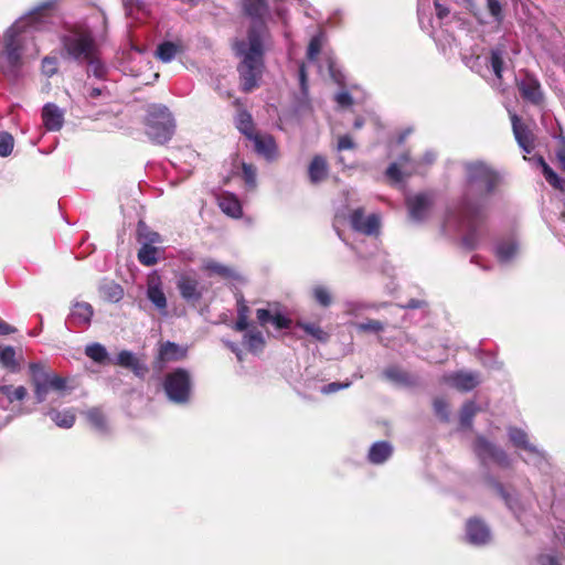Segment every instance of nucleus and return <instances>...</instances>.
<instances>
[{"label": "nucleus", "instance_id": "f257e3e1", "mask_svg": "<svg viewBox=\"0 0 565 565\" xmlns=\"http://www.w3.org/2000/svg\"><path fill=\"white\" fill-rule=\"evenodd\" d=\"M463 191L456 212L447 215L443 231L454 227L465 231L462 244L468 249L477 248L484 235V221L491 205V198L501 182L500 174L484 161H466Z\"/></svg>", "mask_w": 565, "mask_h": 565}, {"label": "nucleus", "instance_id": "f03ea898", "mask_svg": "<svg viewBox=\"0 0 565 565\" xmlns=\"http://www.w3.org/2000/svg\"><path fill=\"white\" fill-rule=\"evenodd\" d=\"M246 15L252 20L247 39L234 43L236 55L241 58L237 66L242 89L252 92L259 85L264 71L265 44L270 34L264 18L268 14L266 0H243Z\"/></svg>", "mask_w": 565, "mask_h": 565}, {"label": "nucleus", "instance_id": "7ed1b4c3", "mask_svg": "<svg viewBox=\"0 0 565 565\" xmlns=\"http://www.w3.org/2000/svg\"><path fill=\"white\" fill-rule=\"evenodd\" d=\"M54 4L55 0L39 4L7 30L3 36V49L0 52V67L4 73L17 76L22 65V56L34 58L39 54L32 34L47 29Z\"/></svg>", "mask_w": 565, "mask_h": 565}, {"label": "nucleus", "instance_id": "20e7f679", "mask_svg": "<svg viewBox=\"0 0 565 565\" xmlns=\"http://www.w3.org/2000/svg\"><path fill=\"white\" fill-rule=\"evenodd\" d=\"M61 57L84 65L85 60L98 53L99 45L89 26L75 24L65 29L60 36Z\"/></svg>", "mask_w": 565, "mask_h": 565}, {"label": "nucleus", "instance_id": "39448f33", "mask_svg": "<svg viewBox=\"0 0 565 565\" xmlns=\"http://www.w3.org/2000/svg\"><path fill=\"white\" fill-rule=\"evenodd\" d=\"M145 126L146 135L156 145L167 143L175 131V120L172 113L161 104L148 106Z\"/></svg>", "mask_w": 565, "mask_h": 565}, {"label": "nucleus", "instance_id": "423d86ee", "mask_svg": "<svg viewBox=\"0 0 565 565\" xmlns=\"http://www.w3.org/2000/svg\"><path fill=\"white\" fill-rule=\"evenodd\" d=\"M29 369L38 403L46 401L50 392H56L58 396L64 395L67 390L66 379L45 371L44 366L40 363H31Z\"/></svg>", "mask_w": 565, "mask_h": 565}, {"label": "nucleus", "instance_id": "0eeeda50", "mask_svg": "<svg viewBox=\"0 0 565 565\" xmlns=\"http://www.w3.org/2000/svg\"><path fill=\"white\" fill-rule=\"evenodd\" d=\"M507 431L513 447L524 452L521 457L525 463L540 469L548 465L546 452L530 441L529 435L524 429L509 426Z\"/></svg>", "mask_w": 565, "mask_h": 565}, {"label": "nucleus", "instance_id": "6e6552de", "mask_svg": "<svg viewBox=\"0 0 565 565\" xmlns=\"http://www.w3.org/2000/svg\"><path fill=\"white\" fill-rule=\"evenodd\" d=\"M504 46L499 44L495 47L491 49L489 55L463 54L462 62L472 72L481 76H484V73L489 71V68H491L495 77L498 79H501L504 65Z\"/></svg>", "mask_w": 565, "mask_h": 565}, {"label": "nucleus", "instance_id": "1a4fd4ad", "mask_svg": "<svg viewBox=\"0 0 565 565\" xmlns=\"http://www.w3.org/2000/svg\"><path fill=\"white\" fill-rule=\"evenodd\" d=\"M163 388L169 401L175 404H186L192 391V379L189 371L175 369L166 375Z\"/></svg>", "mask_w": 565, "mask_h": 565}, {"label": "nucleus", "instance_id": "9d476101", "mask_svg": "<svg viewBox=\"0 0 565 565\" xmlns=\"http://www.w3.org/2000/svg\"><path fill=\"white\" fill-rule=\"evenodd\" d=\"M434 204V195L428 192L408 195L406 198V206L409 218L414 223H423L429 217Z\"/></svg>", "mask_w": 565, "mask_h": 565}, {"label": "nucleus", "instance_id": "9b49d317", "mask_svg": "<svg viewBox=\"0 0 565 565\" xmlns=\"http://www.w3.org/2000/svg\"><path fill=\"white\" fill-rule=\"evenodd\" d=\"M473 449L482 462L491 460L504 468L510 466L511 460L509 455L502 448L495 446L482 436L476 438Z\"/></svg>", "mask_w": 565, "mask_h": 565}, {"label": "nucleus", "instance_id": "f8f14e48", "mask_svg": "<svg viewBox=\"0 0 565 565\" xmlns=\"http://www.w3.org/2000/svg\"><path fill=\"white\" fill-rule=\"evenodd\" d=\"M516 87L521 97L525 102L535 106L543 104L544 92L539 78L535 75L525 72L523 75L516 78Z\"/></svg>", "mask_w": 565, "mask_h": 565}, {"label": "nucleus", "instance_id": "ddd939ff", "mask_svg": "<svg viewBox=\"0 0 565 565\" xmlns=\"http://www.w3.org/2000/svg\"><path fill=\"white\" fill-rule=\"evenodd\" d=\"M351 227L364 235H376L380 230V218L376 214L364 215L362 207L355 209L349 215Z\"/></svg>", "mask_w": 565, "mask_h": 565}, {"label": "nucleus", "instance_id": "4468645a", "mask_svg": "<svg viewBox=\"0 0 565 565\" xmlns=\"http://www.w3.org/2000/svg\"><path fill=\"white\" fill-rule=\"evenodd\" d=\"M466 540L476 546L486 545L491 541V531L482 520L469 519L466 524Z\"/></svg>", "mask_w": 565, "mask_h": 565}, {"label": "nucleus", "instance_id": "2eb2a0df", "mask_svg": "<svg viewBox=\"0 0 565 565\" xmlns=\"http://www.w3.org/2000/svg\"><path fill=\"white\" fill-rule=\"evenodd\" d=\"M177 287L181 297L188 302H198L202 298L203 287L191 274H182L178 278Z\"/></svg>", "mask_w": 565, "mask_h": 565}, {"label": "nucleus", "instance_id": "dca6fc26", "mask_svg": "<svg viewBox=\"0 0 565 565\" xmlns=\"http://www.w3.org/2000/svg\"><path fill=\"white\" fill-rule=\"evenodd\" d=\"M493 488L504 500L509 510L514 514L515 519L522 524L525 525V518L527 511V503L522 502L518 495L511 494L507 492L503 486L500 482L491 480Z\"/></svg>", "mask_w": 565, "mask_h": 565}, {"label": "nucleus", "instance_id": "f3484780", "mask_svg": "<svg viewBox=\"0 0 565 565\" xmlns=\"http://www.w3.org/2000/svg\"><path fill=\"white\" fill-rule=\"evenodd\" d=\"M417 172V166L407 153L402 154L396 162H393L386 169V177L395 183L403 180L404 175H411Z\"/></svg>", "mask_w": 565, "mask_h": 565}, {"label": "nucleus", "instance_id": "a211bd4d", "mask_svg": "<svg viewBox=\"0 0 565 565\" xmlns=\"http://www.w3.org/2000/svg\"><path fill=\"white\" fill-rule=\"evenodd\" d=\"M146 296L160 315H167L168 301L159 277L148 279Z\"/></svg>", "mask_w": 565, "mask_h": 565}, {"label": "nucleus", "instance_id": "6ab92c4d", "mask_svg": "<svg viewBox=\"0 0 565 565\" xmlns=\"http://www.w3.org/2000/svg\"><path fill=\"white\" fill-rule=\"evenodd\" d=\"M445 381L459 391L469 392L480 383V376L476 372L460 371L446 375Z\"/></svg>", "mask_w": 565, "mask_h": 565}, {"label": "nucleus", "instance_id": "aec40b11", "mask_svg": "<svg viewBox=\"0 0 565 565\" xmlns=\"http://www.w3.org/2000/svg\"><path fill=\"white\" fill-rule=\"evenodd\" d=\"M64 110L56 104L47 103L42 108V120L46 130L58 131L64 125Z\"/></svg>", "mask_w": 565, "mask_h": 565}, {"label": "nucleus", "instance_id": "412c9836", "mask_svg": "<svg viewBox=\"0 0 565 565\" xmlns=\"http://www.w3.org/2000/svg\"><path fill=\"white\" fill-rule=\"evenodd\" d=\"M254 142L255 151L266 160L271 161L277 158V145L273 136L255 134L249 138Z\"/></svg>", "mask_w": 565, "mask_h": 565}, {"label": "nucleus", "instance_id": "4be33fe9", "mask_svg": "<svg viewBox=\"0 0 565 565\" xmlns=\"http://www.w3.org/2000/svg\"><path fill=\"white\" fill-rule=\"evenodd\" d=\"M113 363L130 369L135 375L141 377L147 372V366L136 356L135 353L128 350L120 351Z\"/></svg>", "mask_w": 565, "mask_h": 565}, {"label": "nucleus", "instance_id": "5701e85b", "mask_svg": "<svg viewBox=\"0 0 565 565\" xmlns=\"http://www.w3.org/2000/svg\"><path fill=\"white\" fill-rule=\"evenodd\" d=\"M512 129L514 137L518 141L520 148H522L526 153H531L533 149L532 145V135L530 130L521 122L518 115H511Z\"/></svg>", "mask_w": 565, "mask_h": 565}, {"label": "nucleus", "instance_id": "b1692460", "mask_svg": "<svg viewBox=\"0 0 565 565\" xmlns=\"http://www.w3.org/2000/svg\"><path fill=\"white\" fill-rule=\"evenodd\" d=\"M94 315L88 302H75L68 316V322L75 326H88Z\"/></svg>", "mask_w": 565, "mask_h": 565}, {"label": "nucleus", "instance_id": "393cba45", "mask_svg": "<svg viewBox=\"0 0 565 565\" xmlns=\"http://www.w3.org/2000/svg\"><path fill=\"white\" fill-rule=\"evenodd\" d=\"M28 391L24 386L1 385L0 386V407L8 409L10 404L25 398Z\"/></svg>", "mask_w": 565, "mask_h": 565}, {"label": "nucleus", "instance_id": "a878e982", "mask_svg": "<svg viewBox=\"0 0 565 565\" xmlns=\"http://www.w3.org/2000/svg\"><path fill=\"white\" fill-rule=\"evenodd\" d=\"M186 355V349L174 343L167 341L164 343H161L158 354V360L162 363L171 362V361H179L185 358Z\"/></svg>", "mask_w": 565, "mask_h": 565}, {"label": "nucleus", "instance_id": "bb28decb", "mask_svg": "<svg viewBox=\"0 0 565 565\" xmlns=\"http://www.w3.org/2000/svg\"><path fill=\"white\" fill-rule=\"evenodd\" d=\"M518 248V242L510 237L495 244L494 254L500 263H508L515 257Z\"/></svg>", "mask_w": 565, "mask_h": 565}, {"label": "nucleus", "instance_id": "cd10ccee", "mask_svg": "<svg viewBox=\"0 0 565 565\" xmlns=\"http://www.w3.org/2000/svg\"><path fill=\"white\" fill-rule=\"evenodd\" d=\"M308 175L310 182L313 184L320 183L328 175V163L324 157L315 156L308 168Z\"/></svg>", "mask_w": 565, "mask_h": 565}, {"label": "nucleus", "instance_id": "c85d7f7f", "mask_svg": "<svg viewBox=\"0 0 565 565\" xmlns=\"http://www.w3.org/2000/svg\"><path fill=\"white\" fill-rule=\"evenodd\" d=\"M392 454L393 447L388 441H376L371 446L367 458L370 462L381 465L385 462Z\"/></svg>", "mask_w": 565, "mask_h": 565}, {"label": "nucleus", "instance_id": "c756f323", "mask_svg": "<svg viewBox=\"0 0 565 565\" xmlns=\"http://www.w3.org/2000/svg\"><path fill=\"white\" fill-rule=\"evenodd\" d=\"M218 206L226 215L238 218L242 216V205L239 200L231 193H223L218 196Z\"/></svg>", "mask_w": 565, "mask_h": 565}, {"label": "nucleus", "instance_id": "7c9ffc66", "mask_svg": "<svg viewBox=\"0 0 565 565\" xmlns=\"http://www.w3.org/2000/svg\"><path fill=\"white\" fill-rule=\"evenodd\" d=\"M383 377L399 386H411L415 383L413 376L396 365H391L383 371Z\"/></svg>", "mask_w": 565, "mask_h": 565}, {"label": "nucleus", "instance_id": "2f4dec72", "mask_svg": "<svg viewBox=\"0 0 565 565\" xmlns=\"http://www.w3.org/2000/svg\"><path fill=\"white\" fill-rule=\"evenodd\" d=\"M434 39L441 53L447 56L452 55L458 46L455 36L444 29L436 31Z\"/></svg>", "mask_w": 565, "mask_h": 565}, {"label": "nucleus", "instance_id": "473e14b6", "mask_svg": "<svg viewBox=\"0 0 565 565\" xmlns=\"http://www.w3.org/2000/svg\"><path fill=\"white\" fill-rule=\"evenodd\" d=\"M245 331L246 332L243 337V344L249 352L254 354L262 352L265 348V338L263 333L256 328H252Z\"/></svg>", "mask_w": 565, "mask_h": 565}, {"label": "nucleus", "instance_id": "72a5a7b5", "mask_svg": "<svg viewBox=\"0 0 565 565\" xmlns=\"http://www.w3.org/2000/svg\"><path fill=\"white\" fill-rule=\"evenodd\" d=\"M46 415L54 422V424L64 429H68L73 427L75 424V413L73 409H64V411H57V409H50Z\"/></svg>", "mask_w": 565, "mask_h": 565}, {"label": "nucleus", "instance_id": "f704fd0d", "mask_svg": "<svg viewBox=\"0 0 565 565\" xmlns=\"http://www.w3.org/2000/svg\"><path fill=\"white\" fill-rule=\"evenodd\" d=\"M86 418L92 425V427L99 434H107L108 433V423L106 419L105 414L103 411L98 407H93L88 409L86 413Z\"/></svg>", "mask_w": 565, "mask_h": 565}, {"label": "nucleus", "instance_id": "c9c22d12", "mask_svg": "<svg viewBox=\"0 0 565 565\" xmlns=\"http://www.w3.org/2000/svg\"><path fill=\"white\" fill-rule=\"evenodd\" d=\"M85 354L98 364H105L111 361L106 348L98 342L87 344L85 347Z\"/></svg>", "mask_w": 565, "mask_h": 565}, {"label": "nucleus", "instance_id": "e433bc0d", "mask_svg": "<svg viewBox=\"0 0 565 565\" xmlns=\"http://www.w3.org/2000/svg\"><path fill=\"white\" fill-rule=\"evenodd\" d=\"M160 249L150 244H141L138 250V260L143 266H153L159 259Z\"/></svg>", "mask_w": 565, "mask_h": 565}, {"label": "nucleus", "instance_id": "4c0bfd02", "mask_svg": "<svg viewBox=\"0 0 565 565\" xmlns=\"http://www.w3.org/2000/svg\"><path fill=\"white\" fill-rule=\"evenodd\" d=\"M84 64L88 66L87 74L88 76L93 75L96 78H104L107 74V67L105 63L100 58V52L94 53L93 57L85 60Z\"/></svg>", "mask_w": 565, "mask_h": 565}, {"label": "nucleus", "instance_id": "58836bf2", "mask_svg": "<svg viewBox=\"0 0 565 565\" xmlns=\"http://www.w3.org/2000/svg\"><path fill=\"white\" fill-rule=\"evenodd\" d=\"M203 268L205 270L210 271L211 274L217 275L223 278H228V279L237 278V274L235 273V270L233 268L225 266L218 262L212 260V259L205 260L203 264Z\"/></svg>", "mask_w": 565, "mask_h": 565}, {"label": "nucleus", "instance_id": "ea45409f", "mask_svg": "<svg viewBox=\"0 0 565 565\" xmlns=\"http://www.w3.org/2000/svg\"><path fill=\"white\" fill-rule=\"evenodd\" d=\"M236 127L237 129L245 135L248 139L252 138L256 132H254V122L249 113L246 110H242L237 114L236 117Z\"/></svg>", "mask_w": 565, "mask_h": 565}, {"label": "nucleus", "instance_id": "a19ab883", "mask_svg": "<svg viewBox=\"0 0 565 565\" xmlns=\"http://www.w3.org/2000/svg\"><path fill=\"white\" fill-rule=\"evenodd\" d=\"M179 51V46L172 42H163L158 45L156 56L163 63L171 62Z\"/></svg>", "mask_w": 565, "mask_h": 565}, {"label": "nucleus", "instance_id": "79ce46f5", "mask_svg": "<svg viewBox=\"0 0 565 565\" xmlns=\"http://www.w3.org/2000/svg\"><path fill=\"white\" fill-rule=\"evenodd\" d=\"M297 326L302 329L307 334L320 342H327L329 340V333L326 332L316 323L310 322H298Z\"/></svg>", "mask_w": 565, "mask_h": 565}, {"label": "nucleus", "instance_id": "37998d69", "mask_svg": "<svg viewBox=\"0 0 565 565\" xmlns=\"http://www.w3.org/2000/svg\"><path fill=\"white\" fill-rule=\"evenodd\" d=\"M540 163H541V167H542V172L544 174V178L546 179V181L554 188V189H557V190H562L564 188V180L561 179L556 172H554V170L544 161L543 158L540 159Z\"/></svg>", "mask_w": 565, "mask_h": 565}, {"label": "nucleus", "instance_id": "c03bdc74", "mask_svg": "<svg viewBox=\"0 0 565 565\" xmlns=\"http://www.w3.org/2000/svg\"><path fill=\"white\" fill-rule=\"evenodd\" d=\"M248 313H249V309L247 307V305L245 303V301L242 299L238 301L237 303V320L234 324V329L236 331H245L248 329L249 327V323H248Z\"/></svg>", "mask_w": 565, "mask_h": 565}, {"label": "nucleus", "instance_id": "a18cd8bd", "mask_svg": "<svg viewBox=\"0 0 565 565\" xmlns=\"http://www.w3.org/2000/svg\"><path fill=\"white\" fill-rule=\"evenodd\" d=\"M323 42L324 33L322 31L318 32L316 35L311 38L307 50V57L310 62L316 61L318 54L321 51Z\"/></svg>", "mask_w": 565, "mask_h": 565}, {"label": "nucleus", "instance_id": "49530a36", "mask_svg": "<svg viewBox=\"0 0 565 565\" xmlns=\"http://www.w3.org/2000/svg\"><path fill=\"white\" fill-rule=\"evenodd\" d=\"M0 362L4 367L13 372L19 369L15 361V351L12 347H0Z\"/></svg>", "mask_w": 565, "mask_h": 565}, {"label": "nucleus", "instance_id": "de8ad7c7", "mask_svg": "<svg viewBox=\"0 0 565 565\" xmlns=\"http://www.w3.org/2000/svg\"><path fill=\"white\" fill-rule=\"evenodd\" d=\"M312 296L315 300L322 307H329L332 303L331 292L323 285H316L312 288Z\"/></svg>", "mask_w": 565, "mask_h": 565}, {"label": "nucleus", "instance_id": "09e8293b", "mask_svg": "<svg viewBox=\"0 0 565 565\" xmlns=\"http://www.w3.org/2000/svg\"><path fill=\"white\" fill-rule=\"evenodd\" d=\"M477 413V405L475 402L469 401L463 404L460 412V424L462 427H470L472 419Z\"/></svg>", "mask_w": 565, "mask_h": 565}, {"label": "nucleus", "instance_id": "8fccbe9b", "mask_svg": "<svg viewBox=\"0 0 565 565\" xmlns=\"http://www.w3.org/2000/svg\"><path fill=\"white\" fill-rule=\"evenodd\" d=\"M100 291L108 300L113 302L119 301L124 296L122 288L115 282L105 284L104 286H102Z\"/></svg>", "mask_w": 565, "mask_h": 565}, {"label": "nucleus", "instance_id": "3c124183", "mask_svg": "<svg viewBox=\"0 0 565 565\" xmlns=\"http://www.w3.org/2000/svg\"><path fill=\"white\" fill-rule=\"evenodd\" d=\"M242 177L244 179L246 186H248L249 189L256 188L257 169L254 164L243 162L242 163Z\"/></svg>", "mask_w": 565, "mask_h": 565}, {"label": "nucleus", "instance_id": "603ef678", "mask_svg": "<svg viewBox=\"0 0 565 565\" xmlns=\"http://www.w3.org/2000/svg\"><path fill=\"white\" fill-rule=\"evenodd\" d=\"M14 146L13 137L6 131L0 132V157H8L11 154Z\"/></svg>", "mask_w": 565, "mask_h": 565}, {"label": "nucleus", "instance_id": "864d4df0", "mask_svg": "<svg viewBox=\"0 0 565 565\" xmlns=\"http://www.w3.org/2000/svg\"><path fill=\"white\" fill-rule=\"evenodd\" d=\"M487 8L489 10V13L493 18V21L497 24H501L504 19L501 3L498 0H487Z\"/></svg>", "mask_w": 565, "mask_h": 565}, {"label": "nucleus", "instance_id": "5fc2aeb1", "mask_svg": "<svg viewBox=\"0 0 565 565\" xmlns=\"http://www.w3.org/2000/svg\"><path fill=\"white\" fill-rule=\"evenodd\" d=\"M139 239L142 241V244H150V245H154V244H159L162 242L161 239V235L157 232H151V231H148V230H142L141 228V225L139 226Z\"/></svg>", "mask_w": 565, "mask_h": 565}, {"label": "nucleus", "instance_id": "6e6d98bb", "mask_svg": "<svg viewBox=\"0 0 565 565\" xmlns=\"http://www.w3.org/2000/svg\"><path fill=\"white\" fill-rule=\"evenodd\" d=\"M42 72L47 77H52L57 72L56 57L45 56L42 61Z\"/></svg>", "mask_w": 565, "mask_h": 565}, {"label": "nucleus", "instance_id": "4d7b16f0", "mask_svg": "<svg viewBox=\"0 0 565 565\" xmlns=\"http://www.w3.org/2000/svg\"><path fill=\"white\" fill-rule=\"evenodd\" d=\"M435 414L443 420H448L449 411L448 405L444 398H435L434 401Z\"/></svg>", "mask_w": 565, "mask_h": 565}, {"label": "nucleus", "instance_id": "13d9d810", "mask_svg": "<svg viewBox=\"0 0 565 565\" xmlns=\"http://www.w3.org/2000/svg\"><path fill=\"white\" fill-rule=\"evenodd\" d=\"M271 324L278 330L289 329L291 320L281 312L276 311L273 316Z\"/></svg>", "mask_w": 565, "mask_h": 565}, {"label": "nucleus", "instance_id": "bf43d9fd", "mask_svg": "<svg viewBox=\"0 0 565 565\" xmlns=\"http://www.w3.org/2000/svg\"><path fill=\"white\" fill-rule=\"evenodd\" d=\"M358 330L364 332H381L384 330V324L379 320H369L358 324Z\"/></svg>", "mask_w": 565, "mask_h": 565}, {"label": "nucleus", "instance_id": "052dcab7", "mask_svg": "<svg viewBox=\"0 0 565 565\" xmlns=\"http://www.w3.org/2000/svg\"><path fill=\"white\" fill-rule=\"evenodd\" d=\"M351 382H332L321 387L320 392L324 395L335 393L340 390L348 388L351 386Z\"/></svg>", "mask_w": 565, "mask_h": 565}, {"label": "nucleus", "instance_id": "680f3d73", "mask_svg": "<svg viewBox=\"0 0 565 565\" xmlns=\"http://www.w3.org/2000/svg\"><path fill=\"white\" fill-rule=\"evenodd\" d=\"M298 77L301 93L307 96L308 94V82H307V71L305 63H300L298 68Z\"/></svg>", "mask_w": 565, "mask_h": 565}, {"label": "nucleus", "instance_id": "e2e57ef3", "mask_svg": "<svg viewBox=\"0 0 565 565\" xmlns=\"http://www.w3.org/2000/svg\"><path fill=\"white\" fill-rule=\"evenodd\" d=\"M274 313L270 310L259 308L256 310V317L262 327H265L267 323H271Z\"/></svg>", "mask_w": 565, "mask_h": 565}, {"label": "nucleus", "instance_id": "0e129e2a", "mask_svg": "<svg viewBox=\"0 0 565 565\" xmlns=\"http://www.w3.org/2000/svg\"><path fill=\"white\" fill-rule=\"evenodd\" d=\"M355 148V142L349 135L341 136L338 140V151L350 150Z\"/></svg>", "mask_w": 565, "mask_h": 565}, {"label": "nucleus", "instance_id": "69168bd1", "mask_svg": "<svg viewBox=\"0 0 565 565\" xmlns=\"http://www.w3.org/2000/svg\"><path fill=\"white\" fill-rule=\"evenodd\" d=\"M334 99L338 103V105L341 107H349L353 103L352 96L348 92L338 93L335 95Z\"/></svg>", "mask_w": 565, "mask_h": 565}, {"label": "nucleus", "instance_id": "338daca9", "mask_svg": "<svg viewBox=\"0 0 565 565\" xmlns=\"http://www.w3.org/2000/svg\"><path fill=\"white\" fill-rule=\"evenodd\" d=\"M540 565H562V563L556 555L546 554L540 557Z\"/></svg>", "mask_w": 565, "mask_h": 565}, {"label": "nucleus", "instance_id": "774afa93", "mask_svg": "<svg viewBox=\"0 0 565 565\" xmlns=\"http://www.w3.org/2000/svg\"><path fill=\"white\" fill-rule=\"evenodd\" d=\"M223 342L236 355L238 361H243V351L237 343L228 340H223Z\"/></svg>", "mask_w": 565, "mask_h": 565}]
</instances>
